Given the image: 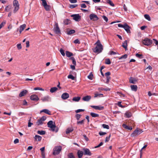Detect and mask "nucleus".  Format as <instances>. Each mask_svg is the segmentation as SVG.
Masks as SVG:
<instances>
[{
  "mask_svg": "<svg viewBox=\"0 0 158 158\" xmlns=\"http://www.w3.org/2000/svg\"><path fill=\"white\" fill-rule=\"evenodd\" d=\"M127 54H125L124 55L122 56L121 57H120L119 59L121 60L122 59H126L127 57Z\"/></svg>",
  "mask_w": 158,
  "mask_h": 158,
  "instance_id": "47",
  "label": "nucleus"
},
{
  "mask_svg": "<svg viewBox=\"0 0 158 158\" xmlns=\"http://www.w3.org/2000/svg\"><path fill=\"white\" fill-rule=\"evenodd\" d=\"M118 54L117 52H114L113 51H110L109 52V54L110 55H115L116 54Z\"/></svg>",
  "mask_w": 158,
  "mask_h": 158,
  "instance_id": "50",
  "label": "nucleus"
},
{
  "mask_svg": "<svg viewBox=\"0 0 158 158\" xmlns=\"http://www.w3.org/2000/svg\"><path fill=\"white\" fill-rule=\"evenodd\" d=\"M102 127L104 128H106V129H109V128H110L109 126L108 125H106L105 124H103L102 125Z\"/></svg>",
  "mask_w": 158,
  "mask_h": 158,
  "instance_id": "45",
  "label": "nucleus"
},
{
  "mask_svg": "<svg viewBox=\"0 0 158 158\" xmlns=\"http://www.w3.org/2000/svg\"><path fill=\"white\" fill-rule=\"evenodd\" d=\"M99 134L100 135H103L106 134V132H103L102 131H100L99 133Z\"/></svg>",
  "mask_w": 158,
  "mask_h": 158,
  "instance_id": "57",
  "label": "nucleus"
},
{
  "mask_svg": "<svg viewBox=\"0 0 158 158\" xmlns=\"http://www.w3.org/2000/svg\"><path fill=\"white\" fill-rule=\"evenodd\" d=\"M13 3L14 6H15L16 5H18V2L16 0H14L13 1Z\"/></svg>",
  "mask_w": 158,
  "mask_h": 158,
  "instance_id": "51",
  "label": "nucleus"
},
{
  "mask_svg": "<svg viewBox=\"0 0 158 158\" xmlns=\"http://www.w3.org/2000/svg\"><path fill=\"white\" fill-rule=\"evenodd\" d=\"M15 6V8L14 10V12L15 13L19 9V5H16Z\"/></svg>",
  "mask_w": 158,
  "mask_h": 158,
  "instance_id": "39",
  "label": "nucleus"
},
{
  "mask_svg": "<svg viewBox=\"0 0 158 158\" xmlns=\"http://www.w3.org/2000/svg\"><path fill=\"white\" fill-rule=\"evenodd\" d=\"M48 127L51 129V130L52 131L57 132L58 131V128L55 125L54 122L50 120L47 123Z\"/></svg>",
  "mask_w": 158,
  "mask_h": 158,
  "instance_id": "2",
  "label": "nucleus"
},
{
  "mask_svg": "<svg viewBox=\"0 0 158 158\" xmlns=\"http://www.w3.org/2000/svg\"><path fill=\"white\" fill-rule=\"evenodd\" d=\"M66 56L68 57H70L73 55V54L69 51H66Z\"/></svg>",
  "mask_w": 158,
  "mask_h": 158,
  "instance_id": "32",
  "label": "nucleus"
},
{
  "mask_svg": "<svg viewBox=\"0 0 158 158\" xmlns=\"http://www.w3.org/2000/svg\"><path fill=\"white\" fill-rule=\"evenodd\" d=\"M122 126L124 128L126 129L130 130H132V129L131 127H129L125 124H123L122 125Z\"/></svg>",
  "mask_w": 158,
  "mask_h": 158,
  "instance_id": "21",
  "label": "nucleus"
},
{
  "mask_svg": "<svg viewBox=\"0 0 158 158\" xmlns=\"http://www.w3.org/2000/svg\"><path fill=\"white\" fill-rule=\"evenodd\" d=\"M82 150L83 151L84 155L89 156H90L92 155V153L89 149L84 148Z\"/></svg>",
  "mask_w": 158,
  "mask_h": 158,
  "instance_id": "8",
  "label": "nucleus"
},
{
  "mask_svg": "<svg viewBox=\"0 0 158 158\" xmlns=\"http://www.w3.org/2000/svg\"><path fill=\"white\" fill-rule=\"evenodd\" d=\"M68 158H75L72 153H70L68 155Z\"/></svg>",
  "mask_w": 158,
  "mask_h": 158,
  "instance_id": "33",
  "label": "nucleus"
},
{
  "mask_svg": "<svg viewBox=\"0 0 158 158\" xmlns=\"http://www.w3.org/2000/svg\"><path fill=\"white\" fill-rule=\"evenodd\" d=\"M135 56L136 57L140 59H142L143 58V56L142 54H140L138 53H136L135 55Z\"/></svg>",
  "mask_w": 158,
  "mask_h": 158,
  "instance_id": "44",
  "label": "nucleus"
},
{
  "mask_svg": "<svg viewBox=\"0 0 158 158\" xmlns=\"http://www.w3.org/2000/svg\"><path fill=\"white\" fill-rule=\"evenodd\" d=\"M129 81L130 83H131L135 84L136 81L132 77H131L129 79Z\"/></svg>",
  "mask_w": 158,
  "mask_h": 158,
  "instance_id": "24",
  "label": "nucleus"
},
{
  "mask_svg": "<svg viewBox=\"0 0 158 158\" xmlns=\"http://www.w3.org/2000/svg\"><path fill=\"white\" fill-rule=\"evenodd\" d=\"M83 152L81 151L78 150L77 152V155L79 158H81L83 155Z\"/></svg>",
  "mask_w": 158,
  "mask_h": 158,
  "instance_id": "19",
  "label": "nucleus"
},
{
  "mask_svg": "<svg viewBox=\"0 0 158 158\" xmlns=\"http://www.w3.org/2000/svg\"><path fill=\"white\" fill-rule=\"evenodd\" d=\"M68 78L69 79H71L72 80H74L75 79V77H74L73 75L71 74H69L68 76Z\"/></svg>",
  "mask_w": 158,
  "mask_h": 158,
  "instance_id": "42",
  "label": "nucleus"
},
{
  "mask_svg": "<svg viewBox=\"0 0 158 158\" xmlns=\"http://www.w3.org/2000/svg\"><path fill=\"white\" fill-rule=\"evenodd\" d=\"M70 21L69 19H67L64 20V23L65 25H68L69 23H70Z\"/></svg>",
  "mask_w": 158,
  "mask_h": 158,
  "instance_id": "35",
  "label": "nucleus"
},
{
  "mask_svg": "<svg viewBox=\"0 0 158 158\" xmlns=\"http://www.w3.org/2000/svg\"><path fill=\"white\" fill-rule=\"evenodd\" d=\"M94 95H95L94 96V98H96L98 96H101V95H102V96L103 95V94H94Z\"/></svg>",
  "mask_w": 158,
  "mask_h": 158,
  "instance_id": "61",
  "label": "nucleus"
},
{
  "mask_svg": "<svg viewBox=\"0 0 158 158\" xmlns=\"http://www.w3.org/2000/svg\"><path fill=\"white\" fill-rule=\"evenodd\" d=\"M125 114L128 118H130L131 116V113H125Z\"/></svg>",
  "mask_w": 158,
  "mask_h": 158,
  "instance_id": "63",
  "label": "nucleus"
},
{
  "mask_svg": "<svg viewBox=\"0 0 158 158\" xmlns=\"http://www.w3.org/2000/svg\"><path fill=\"white\" fill-rule=\"evenodd\" d=\"M42 2V5L43 6L47 4L46 0H40Z\"/></svg>",
  "mask_w": 158,
  "mask_h": 158,
  "instance_id": "46",
  "label": "nucleus"
},
{
  "mask_svg": "<svg viewBox=\"0 0 158 158\" xmlns=\"http://www.w3.org/2000/svg\"><path fill=\"white\" fill-rule=\"evenodd\" d=\"M81 98L79 97H74L73 98L72 100L75 102H78L80 99Z\"/></svg>",
  "mask_w": 158,
  "mask_h": 158,
  "instance_id": "29",
  "label": "nucleus"
},
{
  "mask_svg": "<svg viewBox=\"0 0 158 158\" xmlns=\"http://www.w3.org/2000/svg\"><path fill=\"white\" fill-rule=\"evenodd\" d=\"M77 6V5H70L69 6V7L71 8H73Z\"/></svg>",
  "mask_w": 158,
  "mask_h": 158,
  "instance_id": "58",
  "label": "nucleus"
},
{
  "mask_svg": "<svg viewBox=\"0 0 158 158\" xmlns=\"http://www.w3.org/2000/svg\"><path fill=\"white\" fill-rule=\"evenodd\" d=\"M34 138L35 140L37 141H40L42 139L41 137L39 135H35Z\"/></svg>",
  "mask_w": 158,
  "mask_h": 158,
  "instance_id": "25",
  "label": "nucleus"
},
{
  "mask_svg": "<svg viewBox=\"0 0 158 158\" xmlns=\"http://www.w3.org/2000/svg\"><path fill=\"white\" fill-rule=\"evenodd\" d=\"M73 130V129L72 127L68 128L66 129V133L67 134H68L72 132Z\"/></svg>",
  "mask_w": 158,
  "mask_h": 158,
  "instance_id": "23",
  "label": "nucleus"
},
{
  "mask_svg": "<svg viewBox=\"0 0 158 158\" xmlns=\"http://www.w3.org/2000/svg\"><path fill=\"white\" fill-rule=\"evenodd\" d=\"M74 43L76 44H80V43L79 40L78 39H76L74 40Z\"/></svg>",
  "mask_w": 158,
  "mask_h": 158,
  "instance_id": "56",
  "label": "nucleus"
},
{
  "mask_svg": "<svg viewBox=\"0 0 158 158\" xmlns=\"http://www.w3.org/2000/svg\"><path fill=\"white\" fill-rule=\"evenodd\" d=\"M11 6L10 5L7 6L5 8V11L6 12H8L9 10L11 8Z\"/></svg>",
  "mask_w": 158,
  "mask_h": 158,
  "instance_id": "37",
  "label": "nucleus"
},
{
  "mask_svg": "<svg viewBox=\"0 0 158 158\" xmlns=\"http://www.w3.org/2000/svg\"><path fill=\"white\" fill-rule=\"evenodd\" d=\"M123 28L128 33H131V31L130 30V27L126 23L124 25V27Z\"/></svg>",
  "mask_w": 158,
  "mask_h": 158,
  "instance_id": "11",
  "label": "nucleus"
},
{
  "mask_svg": "<svg viewBox=\"0 0 158 158\" xmlns=\"http://www.w3.org/2000/svg\"><path fill=\"white\" fill-rule=\"evenodd\" d=\"M30 99L33 101H38L39 99L38 96L35 94L32 95L30 96Z\"/></svg>",
  "mask_w": 158,
  "mask_h": 158,
  "instance_id": "12",
  "label": "nucleus"
},
{
  "mask_svg": "<svg viewBox=\"0 0 158 158\" xmlns=\"http://www.w3.org/2000/svg\"><path fill=\"white\" fill-rule=\"evenodd\" d=\"M81 115L79 114H77L76 115V117L77 118V119L78 120L80 118H81Z\"/></svg>",
  "mask_w": 158,
  "mask_h": 158,
  "instance_id": "53",
  "label": "nucleus"
},
{
  "mask_svg": "<svg viewBox=\"0 0 158 158\" xmlns=\"http://www.w3.org/2000/svg\"><path fill=\"white\" fill-rule=\"evenodd\" d=\"M41 112H44L46 114H47L48 115H51V111H50L49 110L46 109H44L42 110Z\"/></svg>",
  "mask_w": 158,
  "mask_h": 158,
  "instance_id": "18",
  "label": "nucleus"
},
{
  "mask_svg": "<svg viewBox=\"0 0 158 158\" xmlns=\"http://www.w3.org/2000/svg\"><path fill=\"white\" fill-rule=\"evenodd\" d=\"M93 75L92 72H91L89 75L88 76V78L90 80L93 79Z\"/></svg>",
  "mask_w": 158,
  "mask_h": 158,
  "instance_id": "36",
  "label": "nucleus"
},
{
  "mask_svg": "<svg viewBox=\"0 0 158 158\" xmlns=\"http://www.w3.org/2000/svg\"><path fill=\"white\" fill-rule=\"evenodd\" d=\"M45 9V10L47 11H49L50 10V9L51 6L49 5H47V4H46L45 5L43 6Z\"/></svg>",
  "mask_w": 158,
  "mask_h": 158,
  "instance_id": "26",
  "label": "nucleus"
},
{
  "mask_svg": "<svg viewBox=\"0 0 158 158\" xmlns=\"http://www.w3.org/2000/svg\"><path fill=\"white\" fill-rule=\"evenodd\" d=\"M107 3L109 4L110 6H114V4L113 2L110 0H107Z\"/></svg>",
  "mask_w": 158,
  "mask_h": 158,
  "instance_id": "41",
  "label": "nucleus"
},
{
  "mask_svg": "<svg viewBox=\"0 0 158 158\" xmlns=\"http://www.w3.org/2000/svg\"><path fill=\"white\" fill-rule=\"evenodd\" d=\"M6 24V22H2L0 24V29L3 27Z\"/></svg>",
  "mask_w": 158,
  "mask_h": 158,
  "instance_id": "52",
  "label": "nucleus"
},
{
  "mask_svg": "<svg viewBox=\"0 0 158 158\" xmlns=\"http://www.w3.org/2000/svg\"><path fill=\"white\" fill-rule=\"evenodd\" d=\"M98 90L100 91L104 90L105 91H110V89L108 88H104L102 87H100V88H98Z\"/></svg>",
  "mask_w": 158,
  "mask_h": 158,
  "instance_id": "27",
  "label": "nucleus"
},
{
  "mask_svg": "<svg viewBox=\"0 0 158 158\" xmlns=\"http://www.w3.org/2000/svg\"><path fill=\"white\" fill-rule=\"evenodd\" d=\"M50 97L48 96H47L42 98L41 99V100H42L43 102H44L48 101Z\"/></svg>",
  "mask_w": 158,
  "mask_h": 158,
  "instance_id": "16",
  "label": "nucleus"
},
{
  "mask_svg": "<svg viewBox=\"0 0 158 158\" xmlns=\"http://www.w3.org/2000/svg\"><path fill=\"white\" fill-rule=\"evenodd\" d=\"M56 27H54L53 30L57 34H59L60 33V28L58 26V24L57 23H55Z\"/></svg>",
  "mask_w": 158,
  "mask_h": 158,
  "instance_id": "7",
  "label": "nucleus"
},
{
  "mask_svg": "<svg viewBox=\"0 0 158 158\" xmlns=\"http://www.w3.org/2000/svg\"><path fill=\"white\" fill-rule=\"evenodd\" d=\"M105 63L107 64H111V62L109 59H106L105 60Z\"/></svg>",
  "mask_w": 158,
  "mask_h": 158,
  "instance_id": "43",
  "label": "nucleus"
},
{
  "mask_svg": "<svg viewBox=\"0 0 158 158\" xmlns=\"http://www.w3.org/2000/svg\"><path fill=\"white\" fill-rule=\"evenodd\" d=\"M90 115L93 117H98L99 116V115L98 114H96L95 113H93V112H91L90 114Z\"/></svg>",
  "mask_w": 158,
  "mask_h": 158,
  "instance_id": "31",
  "label": "nucleus"
},
{
  "mask_svg": "<svg viewBox=\"0 0 158 158\" xmlns=\"http://www.w3.org/2000/svg\"><path fill=\"white\" fill-rule=\"evenodd\" d=\"M85 110L84 109H78L75 111L76 113H78L80 112L83 111Z\"/></svg>",
  "mask_w": 158,
  "mask_h": 158,
  "instance_id": "59",
  "label": "nucleus"
},
{
  "mask_svg": "<svg viewBox=\"0 0 158 158\" xmlns=\"http://www.w3.org/2000/svg\"><path fill=\"white\" fill-rule=\"evenodd\" d=\"M71 16L73 17V19L74 20L77 21H79L81 19V16L78 14L72 15Z\"/></svg>",
  "mask_w": 158,
  "mask_h": 158,
  "instance_id": "9",
  "label": "nucleus"
},
{
  "mask_svg": "<svg viewBox=\"0 0 158 158\" xmlns=\"http://www.w3.org/2000/svg\"><path fill=\"white\" fill-rule=\"evenodd\" d=\"M62 147L60 146H56L53 149V154L56 156L59 154L62 150Z\"/></svg>",
  "mask_w": 158,
  "mask_h": 158,
  "instance_id": "4",
  "label": "nucleus"
},
{
  "mask_svg": "<svg viewBox=\"0 0 158 158\" xmlns=\"http://www.w3.org/2000/svg\"><path fill=\"white\" fill-rule=\"evenodd\" d=\"M127 41L125 40L124 41V42L123 43V45H122V46L126 50H127Z\"/></svg>",
  "mask_w": 158,
  "mask_h": 158,
  "instance_id": "22",
  "label": "nucleus"
},
{
  "mask_svg": "<svg viewBox=\"0 0 158 158\" xmlns=\"http://www.w3.org/2000/svg\"><path fill=\"white\" fill-rule=\"evenodd\" d=\"M37 133L40 135H44L45 134V131H38L37 132Z\"/></svg>",
  "mask_w": 158,
  "mask_h": 158,
  "instance_id": "34",
  "label": "nucleus"
},
{
  "mask_svg": "<svg viewBox=\"0 0 158 158\" xmlns=\"http://www.w3.org/2000/svg\"><path fill=\"white\" fill-rule=\"evenodd\" d=\"M58 89L56 87H53L51 88L50 89V92L53 93L56 91Z\"/></svg>",
  "mask_w": 158,
  "mask_h": 158,
  "instance_id": "30",
  "label": "nucleus"
},
{
  "mask_svg": "<svg viewBox=\"0 0 158 158\" xmlns=\"http://www.w3.org/2000/svg\"><path fill=\"white\" fill-rule=\"evenodd\" d=\"M36 124L38 126L41 125L43 124V121L40 119H39L36 122Z\"/></svg>",
  "mask_w": 158,
  "mask_h": 158,
  "instance_id": "28",
  "label": "nucleus"
},
{
  "mask_svg": "<svg viewBox=\"0 0 158 158\" xmlns=\"http://www.w3.org/2000/svg\"><path fill=\"white\" fill-rule=\"evenodd\" d=\"M27 91L26 90H23L19 93V96L20 97L23 96L27 94Z\"/></svg>",
  "mask_w": 158,
  "mask_h": 158,
  "instance_id": "15",
  "label": "nucleus"
},
{
  "mask_svg": "<svg viewBox=\"0 0 158 158\" xmlns=\"http://www.w3.org/2000/svg\"><path fill=\"white\" fill-rule=\"evenodd\" d=\"M71 59L72 60V62L74 65H76V61L75 60L73 57L71 58Z\"/></svg>",
  "mask_w": 158,
  "mask_h": 158,
  "instance_id": "54",
  "label": "nucleus"
},
{
  "mask_svg": "<svg viewBox=\"0 0 158 158\" xmlns=\"http://www.w3.org/2000/svg\"><path fill=\"white\" fill-rule=\"evenodd\" d=\"M131 87L132 90L135 91H136L137 90V87L136 85H132L131 86Z\"/></svg>",
  "mask_w": 158,
  "mask_h": 158,
  "instance_id": "20",
  "label": "nucleus"
},
{
  "mask_svg": "<svg viewBox=\"0 0 158 158\" xmlns=\"http://www.w3.org/2000/svg\"><path fill=\"white\" fill-rule=\"evenodd\" d=\"M60 52L61 54L63 56H65V53H64V50L62 48H61L60 49Z\"/></svg>",
  "mask_w": 158,
  "mask_h": 158,
  "instance_id": "48",
  "label": "nucleus"
},
{
  "mask_svg": "<svg viewBox=\"0 0 158 158\" xmlns=\"http://www.w3.org/2000/svg\"><path fill=\"white\" fill-rule=\"evenodd\" d=\"M26 27V25L25 24H23L22 25H21L19 27V33L21 34L22 32L24 30V28Z\"/></svg>",
  "mask_w": 158,
  "mask_h": 158,
  "instance_id": "17",
  "label": "nucleus"
},
{
  "mask_svg": "<svg viewBox=\"0 0 158 158\" xmlns=\"http://www.w3.org/2000/svg\"><path fill=\"white\" fill-rule=\"evenodd\" d=\"M75 31L74 30H71L67 32V34L70 35L75 33Z\"/></svg>",
  "mask_w": 158,
  "mask_h": 158,
  "instance_id": "38",
  "label": "nucleus"
},
{
  "mask_svg": "<svg viewBox=\"0 0 158 158\" xmlns=\"http://www.w3.org/2000/svg\"><path fill=\"white\" fill-rule=\"evenodd\" d=\"M95 45L96 46L93 49L94 52L96 53H99L101 52L103 49V46L101 44L100 41L98 40L95 43Z\"/></svg>",
  "mask_w": 158,
  "mask_h": 158,
  "instance_id": "1",
  "label": "nucleus"
},
{
  "mask_svg": "<svg viewBox=\"0 0 158 158\" xmlns=\"http://www.w3.org/2000/svg\"><path fill=\"white\" fill-rule=\"evenodd\" d=\"M145 18L148 21L151 20V18L149 15L145 14L144 15Z\"/></svg>",
  "mask_w": 158,
  "mask_h": 158,
  "instance_id": "40",
  "label": "nucleus"
},
{
  "mask_svg": "<svg viewBox=\"0 0 158 158\" xmlns=\"http://www.w3.org/2000/svg\"><path fill=\"white\" fill-rule=\"evenodd\" d=\"M110 135L108 137H106V139L105 140V142H108L110 140Z\"/></svg>",
  "mask_w": 158,
  "mask_h": 158,
  "instance_id": "55",
  "label": "nucleus"
},
{
  "mask_svg": "<svg viewBox=\"0 0 158 158\" xmlns=\"http://www.w3.org/2000/svg\"><path fill=\"white\" fill-rule=\"evenodd\" d=\"M69 94L67 93H63L61 95V98L63 100H65L69 97Z\"/></svg>",
  "mask_w": 158,
  "mask_h": 158,
  "instance_id": "10",
  "label": "nucleus"
},
{
  "mask_svg": "<svg viewBox=\"0 0 158 158\" xmlns=\"http://www.w3.org/2000/svg\"><path fill=\"white\" fill-rule=\"evenodd\" d=\"M89 17L90 20H92L93 21H97L99 19L97 15L94 14H91L89 15Z\"/></svg>",
  "mask_w": 158,
  "mask_h": 158,
  "instance_id": "6",
  "label": "nucleus"
},
{
  "mask_svg": "<svg viewBox=\"0 0 158 158\" xmlns=\"http://www.w3.org/2000/svg\"><path fill=\"white\" fill-rule=\"evenodd\" d=\"M102 18L106 22H107L108 21V19L106 16L103 15V16H102Z\"/></svg>",
  "mask_w": 158,
  "mask_h": 158,
  "instance_id": "64",
  "label": "nucleus"
},
{
  "mask_svg": "<svg viewBox=\"0 0 158 158\" xmlns=\"http://www.w3.org/2000/svg\"><path fill=\"white\" fill-rule=\"evenodd\" d=\"M143 132L142 130L137 128L131 135V137H135L140 134Z\"/></svg>",
  "mask_w": 158,
  "mask_h": 158,
  "instance_id": "3",
  "label": "nucleus"
},
{
  "mask_svg": "<svg viewBox=\"0 0 158 158\" xmlns=\"http://www.w3.org/2000/svg\"><path fill=\"white\" fill-rule=\"evenodd\" d=\"M142 42L144 45L149 46L152 44V41L148 38H146L143 40Z\"/></svg>",
  "mask_w": 158,
  "mask_h": 158,
  "instance_id": "5",
  "label": "nucleus"
},
{
  "mask_svg": "<svg viewBox=\"0 0 158 158\" xmlns=\"http://www.w3.org/2000/svg\"><path fill=\"white\" fill-rule=\"evenodd\" d=\"M34 90H42V91L44 90V89H43L42 88L38 87H35V88H34Z\"/></svg>",
  "mask_w": 158,
  "mask_h": 158,
  "instance_id": "49",
  "label": "nucleus"
},
{
  "mask_svg": "<svg viewBox=\"0 0 158 158\" xmlns=\"http://www.w3.org/2000/svg\"><path fill=\"white\" fill-rule=\"evenodd\" d=\"M31 121V118L29 120V122L28 123V127H31L32 125H33V123L30 122Z\"/></svg>",
  "mask_w": 158,
  "mask_h": 158,
  "instance_id": "60",
  "label": "nucleus"
},
{
  "mask_svg": "<svg viewBox=\"0 0 158 158\" xmlns=\"http://www.w3.org/2000/svg\"><path fill=\"white\" fill-rule=\"evenodd\" d=\"M91 97L90 96L87 95L84 97L82 99L83 101L86 102H88L91 99Z\"/></svg>",
  "mask_w": 158,
  "mask_h": 158,
  "instance_id": "14",
  "label": "nucleus"
},
{
  "mask_svg": "<svg viewBox=\"0 0 158 158\" xmlns=\"http://www.w3.org/2000/svg\"><path fill=\"white\" fill-rule=\"evenodd\" d=\"M91 106L92 108H94L96 110H102L104 109L103 106Z\"/></svg>",
  "mask_w": 158,
  "mask_h": 158,
  "instance_id": "13",
  "label": "nucleus"
},
{
  "mask_svg": "<svg viewBox=\"0 0 158 158\" xmlns=\"http://www.w3.org/2000/svg\"><path fill=\"white\" fill-rule=\"evenodd\" d=\"M40 119L42 121H44L46 119V117L45 116H43Z\"/></svg>",
  "mask_w": 158,
  "mask_h": 158,
  "instance_id": "62",
  "label": "nucleus"
}]
</instances>
